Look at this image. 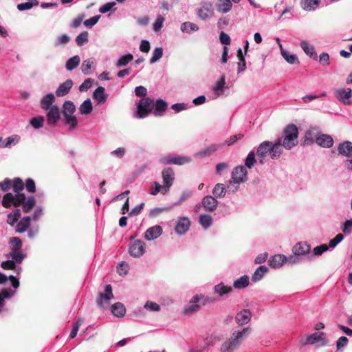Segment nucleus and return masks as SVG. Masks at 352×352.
Segmentation results:
<instances>
[{
    "label": "nucleus",
    "instance_id": "1",
    "mask_svg": "<svg viewBox=\"0 0 352 352\" xmlns=\"http://www.w3.org/2000/svg\"><path fill=\"white\" fill-rule=\"evenodd\" d=\"M15 207L22 206L23 212H30L36 205V199L29 197L26 199L24 193H18L14 195L11 192L6 193L2 200V206L6 208H10L12 206Z\"/></svg>",
    "mask_w": 352,
    "mask_h": 352
},
{
    "label": "nucleus",
    "instance_id": "2",
    "mask_svg": "<svg viewBox=\"0 0 352 352\" xmlns=\"http://www.w3.org/2000/svg\"><path fill=\"white\" fill-rule=\"evenodd\" d=\"M282 153L280 138L277 139L274 143L269 141L263 142L256 151L257 157L261 164H264L265 158L267 155H270L272 160H276L280 157Z\"/></svg>",
    "mask_w": 352,
    "mask_h": 352
},
{
    "label": "nucleus",
    "instance_id": "3",
    "mask_svg": "<svg viewBox=\"0 0 352 352\" xmlns=\"http://www.w3.org/2000/svg\"><path fill=\"white\" fill-rule=\"evenodd\" d=\"M250 328H244L241 331H234L230 338L221 345V351L233 352L240 346L242 340L250 333Z\"/></svg>",
    "mask_w": 352,
    "mask_h": 352
},
{
    "label": "nucleus",
    "instance_id": "4",
    "mask_svg": "<svg viewBox=\"0 0 352 352\" xmlns=\"http://www.w3.org/2000/svg\"><path fill=\"white\" fill-rule=\"evenodd\" d=\"M298 129L294 124H288L283 130V139H281V147L291 149L298 143Z\"/></svg>",
    "mask_w": 352,
    "mask_h": 352
},
{
    "label": "nucleus",
    "instance_id": "5",
    "mask_svg": "<svg viewBox=\"0 0 352 352\" xmlns=\"http://www.w3.org/2000/svg\"><path fill=\"white\" fill-rule=\"evenodd\" d=\"M247 170L242 166L235 167L232 172L231 179L229 181V184L227 188L229 191L235 192L238 190L239 185L247 181Z\"/></svg>",
    "mask_w": 352,
    "mask_h": 352
},
{
    "label": "nucleus",
    "instance_id": "6",
    "mask_svg": "<svg viewBox=\"0 0 352 352\" xmlns=\"http://www.w3.org/2000/svg\"><path fill=\"white\" fill-rule=\"evenodd\" d=\"M76 111V107L73 102L67 100L63 105V114L65 118V123L69 125L72 129L75 128L78 124L77 118L74 116Z\"/></svg>",
    "mask_w": 352,
    "mask_h": 352
},
{
    "label": "nucleus",
    "instance_id": "7",
    "mask_svg": "<svg viewBox=\"0 0 352 352\" xmlns=\"http://www.w3.org/2000/svg\"><path fill=\"white\" fill-rule=\"evenodd\" d=\"M154 107V101L153 100L149 98H142L138 105L137 114L138 117L140 118H145L148 115V113L152 111Z\"/></svg>",
    "mask_w": 352,
    "mask_h": 352
},
{
    "label": "nucleus",
    "instance_id": "8",
    "mask_svg": "<svg viewBox=\"0 0 352 352\" xmlns=\"http://www.w3.org/2000/svg\"><path fill=\"white\" fill-rule=\"evenodd\" d=\"M191 159L188 157H184L177 155H169L164 156L159 160L160 163L164 165L175 164L179 166L189 163Z\"/></svg>",
    "mask_w": 352,
    "mask_h": 352
},
{
    "label": "nucleus",
    "instance_id": "9",
    "mask_svg": "<svg viewBox=\"0 0 352 352\" xmlns=\"http://www.w3.org/2000/svg\"><path fill=\"white\" fill-rule=\"evenodd\" d=\"M324 333H314L302 340V345L318 344V346H324L328 343V340L324 338Z\"/></svg>",
    "mask_w": 352,
    "mask_h": 352
},
{
    "label": "nucleus",
    "instance_id": "10",
    "mask_svg": "<svg viewBox=\"0 0 352 352\" xmlns=\"http://www.w3.org/2000/svg\"><path fill=\"white\" fill-rule=\"evenodd\" d=\"M162 175L164 183L162 194H165L169 190L170 187L173 184L175 173L173 168L168 167L162 170Z\"/></svg>",
    "mask_w": 352,
    "mask_h": 352
},
{
    "label": "nucleus",
    "instance_id": "11",
    "mask_svg": "<svg viewBox=\"0 0 352 352\" xmlns=\"http://www.w3.org/2000/svg\"><path fill=\"white\" fill-rule=\"evenodd\" d=\"M335 95L336 98L344 105H349L352 103L351 100V98L352 97V89L351 88L338 89L335 91Z\"/></svg>",
    "mask_w": 352,
    "mask_h": 352
},
{
    "label": "nucleus",
    "instance_id": "12",
    "mask_svg": "<svg viewBox=\"0 0 352 352\" xmlns=\"http://www.w3.org/2000/svg\"><path fill=\"white\" fill-rule=\"evenodd\" d=\"M145 252V243L141 240H135L129 247V252L131 256L138 258Z\"/></svg>",
    "mask_w": 352,
    "mask_h": 352
},
{
    "label": "nucleus",
    "instance_id": "13",
    "mask_svg": "<svg viewBox=\"0 0 352 352\" xmlns=\"http://www.w3.org/2000/svg\"><path fill=\"white\" fill-rule=\"evenodd\" d=\"M113 298L112 287L111 285H107L105 287L104 293H101L97 299L98 305L104 307L109 304V301Z\"/></svg>",
    "mask_w": 352,
    "mask_h": 352
},
{
    "label": "nucleus",
    "instance_id": "14",
    "mask_svg": "<svg viewBox=\"0 0 352 352\" xmlns=\"http://www.w3.org/2000/svg\"><path fill=\"white\" fill-rule=\"evenodd\" d=\"M201 299L198 295L194 296L188 305L183 309V314L184 315H190L198 311L201 309V306L198 304Z\"/></svg>",
    "mask_w": 352,
    "mask_h": 352
},
{
    "label": "nucleus",
    "instance_id": "15",
    "mask_svg": "<svg viewBox=\"0 0 352 352\" xmlns=\"http://www.w3.org/2000/svg\"><path fill=\"white\" fill-rule=\"evenodd\" d=\"M60 111L57 105H53L47 113V121L50 126H54L60 120Z\"/></svg>",
    "mask_w": 352,
    "mask_h": 352
},
{
    "label": "nucleus",
    "instance_id": "16",
    "mask_svg": "<svg viewBox=\"0 0 352 352\" xmlns=\"http://www.w3.org/2000/svg\"><path fill=\"white\" fill-rule=\"evenodd\" d=\"M201 204L205 210L213 212L217 209L219 202L213 196L206 195L203 198Z\"/></svg>",
    "mask_w": 352,
    "mask_h": 352
},
{
    "label": "nucleus",
    "instance_id": "17",
    "mask_svg": "<svg viewBox=\"0 0 352 352\" xmlns=\"http://www.w3.org/2000/svg\"><path fill=\"white\" fill-rule=\"evenodd\" d=\"M213 14L212 4L205 2L198 10V16L202 20L208 19Z\"/></svg>",
    "mask_w": 352,
    "mask_h": 352
},
{
    "label": "nucleus",
    "instance_id": "18",
    "mask_svg": "<svg viewBox=\"0 0 352 352\" xmlns=\"http://www.w3.org/2000/svg\"><path fill=\"white\" fill-rule=\"evenodd\" d=\"M190 221L187 217H182L179 219L175 228V232L179 234H185L189 229Z\"/></svg>",
    "mask_w": 352,
    "mask_h": 352
},
{
    "label": "nucleus",
    "instance_id": "19",
    "mask_svg": "<svg viewBox=\"0 0 352 352\" xmlns=\"http://www.w3.org/2000/svg\"><path fill=\"white\" fill-rule=\"evenodd\" d=\"M320 134V131L318 127L314 126L311 127L305 134V144H312L314 142V140H316L317 137H319Z\"/></svg>",
    "mask_w": 352,
    "mask_h": 352
},
{
    "label": "nucleus",
    "instance_id": "20",
    "mask_svg": "<svg viewBox=\"0 0 352 352\" xmlns=\"http://www.w3.org/2000/svg\"><path fill=\"white\" fill-rule=\"evenodd\" d=\"M73 86V81L71 79H67L64 82L61 83L56 91V94L58 97H63L66 96L70 91Z\"/></svg>",
    "mask_w": 352,
    "mask_h": 352
},
{
    "label": "nucleus",
    "instance_id": "21",
    "mask_svg": "<svg viewBox=\"0 0 352 352\" xmlns=\"http://www.w3.org/2000/svg\"><path fill=\"white\" fill-rule=\"evenodd\" d=\"M162 233V228L160 226H154L149 228L145 232L144 237L146 240H154L159 237Z\"/></svg>",
    "mask_w": 352,
    "mask_h": 352
},
{
    "label": "nucleus",
    "instance_id": "22",
    "mask_svg": "<svg viewBox=\"0 0 352 352\" xmlns=\"http://www.w3.org/2000/svg\"><path fill=\"white\" fill-rule=\"evenodd\" d=\"M316 142L322 147L331 148L333 144V140L329 135L320 134L319 137H317Z\"/></svg>",
    "mask_w": 352,
    "mask_h": 352
},
{
    "label": "nucleus",
    "instance_id": "23",
    "mask_svg": "<svg viewBox=\"0 0 352 352\" xmlns=\"http://www.w3.org/2000/svg\"><path fill=\"white\" fill-rule=\"evenodd\" d=\"M31 225V217L29 216L23 217L16 226L15 231L18 233H23L28 230Z\"/></svg>",
    "mask_w": 352,
    "mask_h": 352
},
{
    "label": "nucleus",
    "instance_id": "24",
    "mask_svg": "<svg viewBox=\"0 0 352 352\" xmlns=\"http://www.w3.org/2000/svg\"><path fill=\"white\" fill-rule=\"evenodd\" d=\"M268 262L270 267H279L287 262V257L283 254H276L270 257Z\"/></svg>",
    "mask_w": 352,
    "mask_h": 352
},
{
    "label": "nucleus",
    "instance_id": "25",
    "mask_svg": "<svg viewBox=\"0 0 352 352\" xmlns=\"http://www.w3.org/2000/svg\"><path fill=\"white\" fill-rule=\"evenodd\" d=\"M338 150L340 154L343 155L347 157L352 156V142L349 141H345L340 143L338 147Z\"/></svg>",
    "mask_w": 352,
    "mask_h": 352
},
{
    "label": "nucleus",
    "instance_id": "26",
    "mask_svg": "<svg viewBox=\"0 0 352 352\" xmlns=\"http://www.w3.org/2000/svg\"><path fill=\"white\" fill-rule=\"evenodd\" d=\"M292 251L295 255H303L309 252L310 246L306 242H299L293 247Z\"/></svg>",
    "mask_w": 352,
    "mask_h": 352
},
{
    "label": "nucleus",
    "instance_id": "27",
    "mask_svg": "<svg viewBox=\"0 0 352 352\" xmlns=\"http://www.w3.org/2000/svg\"><path fill=\"white\" fill-rule=\"evenodd\" d=\"M300 47L310 58L317 60L318 55L313 45H311L307 41H302L300 42Z\"/></svg>",
    "mask_w": 352,
    "mask_h": 352
},
{
    "label": "nucleus",
    "instance_id": "28",
    "mask_svg": "<svg viewBox=\"0 0 352 352\" xmlns=\"http://www.w3.org/2000/svg\"><path fill=\"white\" fill-rule=\"evenodd\" d=\"M251 318V313L248 309H243L236 316V321L240 325L247 324Z\"/></svg>",
    "mask_w": 352,
    "mask_h": 352
},
{
    "label": "nucleus",
    "instance_id": "29",
    "mask_svg": "<svg viewBox=\"0 0 352 352\" xmlns=\"http://www.w3.org/2000/svg\"><path fill=\"white\" fill-rule=\"evenodd\" d=\"M232 292V288L230 286H226L223 283H220L214 287V293L218 294L219 297Z\"/></svg>",
    "mask_w": 352,
    "mask_h": 352
},
{
    "label": "nucleus",
    "instance_id": "30",
    "mask_svg": "<svg viewBox=\"0 0 352 352\" xmlns=\"http://www.w3.org/2000/svg\"><path fill=\"white\" fill-rule=\"evenodd\" d=\"M55 100V97L53 94H48L45 95L41 101V107L43 109L47 110L51 108L52 103Z\"/></svg>",
    "mask_w": 352,
    "mask_h": 352
},
{
    "label": "nucleus",
    "instance_id": "31",
    "mask_svg": "<svg viewBox=\"0 0 352 352\" xmlns=\"http://www.w3.org/2000/svg\"><path fill=\"white\" fill-rule=\"evenodd\" d=\"M93 98L100 104L104 103L107 98V95L104 94V88L102 87H98L94 91Z\"/></svg>",
    "mask_w": 352,
    "mask_h": 352
},
{
    "label": "nucleus",
    "instance_id": "32",
    "mask_svg": "<svg viewBox=\"0 0 352 352\" xmlns=\"http://www.w3.org/2000/svg\"><path fill=\"white\" fill-rule=\"evenodd\" d=\"M320 0H301L302 8L307 11L314 10L318 6Z\"/></svg>",
    "mask_w": 352,
    "mask_h": 352
},
{
    "label": "nucleus",
    "instance_id": "33",
    "mask_svg": "<svg viewBox=\"0 0 352 352\" xmlns=\"http://www.w3.org/2000/svg\"><path fill=\"white\" fill-rule=\"evenodd\" d=\"M111 312L115 316L120 318L124 316L126 309L123 304L118 302L111 306Z\"/></svg>",
    "mask_w": 352,
    "mask_h": 352
},
{
    "label": "nucleus",
    "instance_id": "34",
    "mask_svg": "<svg viewBox=\"0 0 352 352\" xmlns=\"http://www.w3.org/2000/svg\"><path fill=\"white\" fill-rule=\"evenodd\" d=\"M227 190L225 187L224 184L218 183L217 184L213 190H212V195L213 197L217 198H221L223 197L226 194Z\"/></svg>",
    "mask_w": 352,
    "mask_h": 352
},
{
    "label": "nucleus",
    "instance_id": "35",
    "mask_svg": "<svg viewBox=\"0 0 352 352\" xmlns=\"http://www.w3.org/2000/svg\"><path fill=\"white\" fill-rule=\"evenodd\" d=\"M20 217V209H15L14 211L8 214L7 223L11 226H13L19 220Z\"/></svg>",
    "mask_w": 352,
    "mask_h": 352
},
{
    "label": "nucleus",
    "instance_id": "36",
    "mask_svg": "<svg viewBox=\"0 0 352 352\" xmlns=\"http://www.w3.org/2000/svg\"><path fill=\"white\" fill-rule=\"evenodd\" d=\"M232 6L230 0H219L217 4L218 11L223 13L229 12L232 8Z\"/></svg>",
    "mask_w": 352,
    "mask_h": 352
},
{
    "label": "nucleus",
    "instance_id": "37",
    "mask_svg": "<svg viewBox=\"0 0 352 352\" xmlns=\"http://www.w3.org/2000/svg\"><path fill=\"white\" fill-rule=\"evenodd\" d=\"M168 107V104L162 99H158L155 102V116L161 115L160 113L164 112Z\"/></svg>",
    "mask_w": 352,
    "mask_h": 352
},
{
    "label": "nucleus",
    "instance_id": "38",
    "mask_svg": "<svg viewBox=\"0 0 352 352\" xmlns=\"http://www.w3.org/2000/svg\"><path fill=\"white\" fill-rule=\"evenodd\" d=\"M267 271H268V269L266 266H265V265L259 266L256 270L254 274L252 275V280L253 282H257V281L260 280L263 278V275L266 272H267Z\"/></svg>",
    "mask_w": 352,
    "mask_h": 352
},
{
    "label": "nucleus",
    "instance_id": "39",
    "mask_svg": "<svg viewBox=\"0 0 352 352\" xmlns=\"http://www.w3.org/2000/svg\"><path fill=\"white\" fill-rule=\"evenodd\" d=\"M80 112L82 115H88L91 113L93 110L92 104L90 99L85 100L79 108Z\"/></svg>",
    "mask_w": 352,
    "mask_h": 352
},
{
    "label": "nucleus",
    "instance_id": "40",
    "mask_svg": "<svg viewBox=\"0 0 352 352\" xmlns=\"http://www.w3.org/2000/svg\"><path fill=\"white\" fill-rule=\"evenodd\" d=\"M249 278L248 276L244 275L236 280L233 283V287L236 289H243L248 286Z\"/></svg>",
    "mask_w": 352,
    "mask_h": 352
},
{
    "label": "nucleus",
    "instance_id": "41",
    "mask_svg": "<svg viewBox=\"0 0 352 352\" xmlns=\"http://www.w3.org/2000/svg\"><path fill=\"white\" fill-rule=\"evenodd\" d=\"M80 62V57L78 56H74L70 58L66 63V69L69 71H72L76 68Z\"/></svg>",
    "mask_w": 352,
    "mask_h": 352
},
{
    "label": "nucleus",
    "instance_id": "42",
    "mask_svg": "<svg viewBox=\"0 0 352 352\" xmlns=\"http://www.w3.org/2000/svg\"><path fill=\"white\" fill-rule=\"evenodd\" d=\"M180 28L182 32L187 33L195 32L199 30V27L197 25L188 21L182 23Z\"/></svg>",
    "mask_w": 352,
    "mask_h": 352
},
{
    "label": "nucleus",
    "instance_id": "43",
    "mask_svg": "<svg viewBox=\"0 0 352 352\" xmlns=\"http://www.w3.org/2000/svg\"><path fill=\"white\" fill-rule=\"evenodd\" d=\"M12 188L16 194L21 193L20 192L24 189L25 184L23 180L19 177H16L12 182Z\"/></svg>",
    "mask_w": 352,
    "mask_h": 352
},
{
    "label": "nucleus",
    "instance_id": "44",
    "mask_svg": "<svg viewBox=\"0 0 352 352\" xmlns=\"http://www.w3.org/2000/svg\"><path fill=\"white\" fill-rule=\"evenodd\" d=\"M282 56L284 59L289 64H299L300 61L295 54H289L287 51L282 50Z\"/></svg>",
    "mask_w": 352,
    "mask_h": 352
},
{
    "label": "nucleus",
    "instance_id": "45",
    "mask_svg": "<svg viewBox=\"0 0 352 352\" xmlns=\"http://www.w3.org/2000/svg\"><path fill=\"white\" fill-rule=\"evenodd\" d=\"M199 222L204 228H208L211 226L212 219L209 214H201L199 217Z\"/></svg>",
    "mask_w": 352,
    "mask_h": 352
},
{
    "label": "nucleus",
    "instance_id": "46",
    "mask_svg": "<svg viewBox=\"0 0 352 352\" xmlns=\"http://www.w3.org/2000/svg\"><path fill=\"white\" fill-rule=\"evenodd\" d=\"M133 59V56L131 54L122 56L116 63L118 67L126 66L129 62Z\"/></svg>",
    "mask_w": 352,
    "mask_h": 352
},
{
    "label": "nucleus",
    "instance_id": "47",
    "mask_svg": "<svg viewBox=\"0 0 352 352\" xmlns=\"http://www.w3.org/2000/svg\"><path fill=\"white\" fill-rule=\"evenodd\" d=\"M10 243L12 245L11 252L20 251L22 247V241L19 237H12L10 239Z\"/></svg>",
    "mask_w": 352,
    "mask_h": 352
},
{
    "label": "nucleus",
    "instance_id": "48",
    "mask_svg": "<svg viewBox=\"0 0 352 352\" xmlns=\"http://www.w3.org/2000/svg\"><path fill=\"white\" fill-rule=\"evenodd\" d=\"M44 120L43 116H38L32 118L30 123L34 129H40L43 126Z\"/></svg>",
    "mask_w": 352,
    "mask_h": 352
},
{
    "label": "nucleus",
    "instance_id": "49",
    "mask_svg": "<svg viewBox=\"0 0 352 352\" xmlns=\"http://www.w3.org/2000/svg\"><path fill=\"white\" fill-rule=\"evenodd\" d=\"M163 55V49L162 47H157L153 50V56L150 59L151 63H154L162 58Z\"/></svg>",
    "mask_w": 352,
    "mask_h": 352
},
{
    "label": "nucleus",
    "instance_id": "50",
    "mask_svg": "<svg viewBox=\"0 0 352 352\" xmlns=\"http://www.w3.org/2000/svg\"><path fill=\"white\" fill-rule=\"evenodd\" d=\"M10 254L14 263H21L25 258V254H22L20 251L11 252Z\"/></svg>",
    "mask_w": 352,
    "mask_h": 352
},
{
    "label": "nucleus",
    "instance_id": "51",
    "mask_svg": "<svg viewBox=\"0 0 352 352\" xmlns=\"http://www.w3.org/2000/svg\"><path fill=\"white\" fill-rule=\"evenodd\" d=\"M84 320L82 318L78 319L76 322L74 324L73 328L71 331L69 335L70 338L73 339L76 336L79 327L82 324Z\"/></svg>",
    "mask_w": 352,
    "mask_h": 352
},
{
    "label": "nucleus",
    "instance_id": "52",
    "mask_svg": "<svg viewBox=\"0 0 352 352\" xmlns=\"http://www.w3.org/2000/svg\"><path fill=\"white\" fill-rule=\"evenodd\" d=\"M88 41V33L85 31L77 36L76 42L78 45L81 46Z\"/></svg>",
    "mask_w": 352,
    "mask_h": 352
},
{
    "label": "nucleus",
    "instance_id": "53",
    "mask_svg": "<svg viewBox=\"0 0 352 352\" xmlns=\"http://www.w3.org/2000/svg\"><path fill=\"white\" fill-rule=\"evenodd\" d=\"M93 64L94 60L92 58L84 60L81 66L82 72L86 74H89L88 71L91 68Z\"/></svg>",
    "mask_w": 352,
    "mask_h": 352
},
{
    "label": "nucleus",
    "instance_id": "54",
    "mask_svg": "<svg viewBox=\"0 0 352 352\" xmlns=\"http://www.w3.org/2000/svg\"><path fill=\"white\" fill-rule=\"evenodd\" d=\"M14 294L11 289H4L0 292V307L3 305L4 299L10 298Z\"/></svg>",
    "mask_w": 352,
    "mask_h": 352
},
{
    "label": "nucleus",
    "instance_id": "55",
    "mask_svg": "<svg viewBox=\"0 0 352 352\" xmlns=\"http://www.w3.org/2000/svg\"><path fill=\"white\" fill-rule=\"evenodd\" d=\"M217 149H218L217 145H216V144L210 145L208 148H204L201 151H200V155L202 157L210 155L212 153L216 151Z\"/></svg>",
    "mask_w": 352,
    "mask_h": 352
},
{
    "label": "nucleus",
    "instance_id": "56",
    "mask_svg": "<svg viewBox=\"0 0 352 352\" xmlns=\"http://www.w3.org/2000/svg\"><path fill=\"white\" fill-rule=\"evenodd\" d=\"M256 162L255 154L254 152H250L246 157L245 164L249 168H251Z\"/></svg>",
    "mask_w": 352,
    "mask_h": 352
},
{
    "label": "nucleus",
    "instance_id": "57",
    "mask_svg": "<svg viewBox=\"0 0 352 352\" xmlns=\"http://www.w3.org/2000/svg\"><path fill=\"white\" fill-rule=\"evenodd\" d=\"M12 185V182L10 179L6 178L3 181L0 182V188L1 189L4 191H8Z\"/></svg>",
    "mask_w": 352,
    "mask_h": 352
},
{
    "label": "nucleus",
    "instance_id": "58",
    "mask_svg": "<svg viewBox=\"0 0 352 352\" xmlns=\"http://www.w3.org/2000/svg\"><path fill=\"white\" fill-rule=\"evenodd\" d=\"M129 265L126 263L122 262L117 267V272L120 275H126L128 272Z\"/></svg>",
    "mask_w": 352,
    "mask_h": 352
},
{
    "label": "nucleus",
    "instance_id": "59",
    "mask_svg": "<svg viewBox=\"0 0 352 352\" xmlns=\"http://www.w3.org/2000/svg\"><path fill=\"white\" fill-rule=\"evenodd\" d=\"M164 21V18L162 16H158L153 24V30L158 32L162 28Z\"/></svg>",
    "mask_w": 352,
    "mask_h": 352
},
{
    "label": "nucleus",
    "instance_id": "60",
    "mask_svg": "<svg viewBox=\"0 0 352 352\" xmlns=\"http://www.w3.org/2000/svg\"><path fill=\"white\" fill-rule=\"evenodd\" d=\"M344 236L342 234H338L333 239L330 240L329 247L334 248L343 239Z\"/></svg>",
    "mask_w": 352,
    "mask_h": 352
},
{
    "label": "nucleus",
    "instance_id": "61",
    "mask_svg": "<svg viewBox=\"0 0 352 352\" xmlns=\"http://www.w3.org/2000/svg\"><path fill=\"white\" fill-rule=\"evenodd\" d=\"M100 17V15L94 16L91 17L90 19L85 21L84 25L87 28H91L92 26H94L95 24L97 23Z\"/></svg>",
    "mask_w": 352,
    "mask_h": 352
},
{
    "label": "nucleus",
    "instance_id": "62",
    "mask_svg": "<svg viewBox=\"0 0 352 352\" xmlns=\"http://www.w3.org/2000/svg\"><path fill=\"white\" fill-rule=\"evenodd\" d=\"M25 187L26 190L30 193H34L36 191L35 182L32 179L29 178L26 180Z\"/></svg>",
    "mask_w": 352,
    "mask_h": 352
},
{
    "label": "nucleus",
    "instance_id": "63",
    "mask_svg": "<svg viewBox=\"0 0 352 352\" xmlns=\"http://www.w3.org/2000/svg\"><path fill=\"white\" fill-rule=\"evenodd\" d=\"M144 308L150 311H160V307L156 302L147 301L144 305Z\"/></svg>",
    "mask_w": 352,
    "mask_h": 352
},
{
    "label": "nucleus",
    "instance_id": "64",
    "mask_svg": "<svg viewBox=\"0 0 352 352\" xmlns=\"http://www.w3.org/2000/svg\"><path fill=\"white\" fill-rule=\"evenodd\" d=\"M115 6H116V3L115 2L107 3L102 5V6L100 7L99 11L101 13H102V14L107 13L109 11H110L113 8V7Z\"/></svg>",
    "mask_w": 352,
    "mask_h": 352
}]
</instances>
